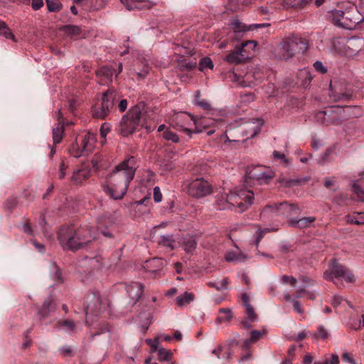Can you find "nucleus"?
Listing matches in <instances>:
<instances>
[{
	"label": "nucleus",
	"instance_id": "obj_18",
	"mask_svg": "<svg viewBox=\"0 0 364 364\" xmlns=\"http://www.w3.org/2000/svg\"><path fill=\"white\" fill-rule=\"evenodd\" d=\"M56 304L53 299L49 296L43 301L41 309L38 311V315L41 319H44L56 310Z\"/></svg>",
	"mask_w": 364,
	"mask_h": 364
},
{
	"label": "nucleus",
	"instance_id": "obj_40",
	"mask_svg": "<svg viewBox=\"0 0 364 364\" xmlns=\"http://www.w3.org/2000/svg\"><path fill=\"white\" fill-rule=\"evenodd\" d=\"M159 243L164 247L170 248L173 250L174 249L175 240L171 235H163L161 237V240Z\"/></svg>",
	"mask_w": 364,
	"mask_h": 364
},
{
	"label": "nucleus",
	"instance_id": "obj_54",
	"mask_svg": "<svg viewBox=\"0 0 364 364\" xmlns=\"http://www.w3.org/2000/svg\"><path fill=\"white\" fill-rule=\"evenodd\" d=\"M273 157H274V159L276 160V161L281 160V161L284 164H287L289 163V160L287 159L285 154H282V153H280V152H279L277 151H274L273 152Z\"/></svg>",
	"mask_w": 364,
	"mask_h": 364
},
{
	"label": "nucleus",
	"instance_id": "obj_9",
	"mask_svg": "<svg viewBox=\"0 0 364 364\" xmlns=\"http://www.w3.org/2000/svg\"><path fill=\"white\" fill-rule=\"evenodd\" d=\"M323 278L327 281L334 282L336 285L338 284L334 282V278H341L349 283L355 281L353 273L345 266L338 263L336 259L331 260V269L323 273Z\"/></svg>",
	"mask_w": 364,
	"mask_h": 364
},
{
	"label": "nucleus",
	"instance_id": "obj_39",
	"mask_svg": "<svg viewBox=\"0 0 364 364\" xmlns=\"http://www.w3.org/2000/svg\"><path fill=\"white\" fill-rule=\"evenodd\" d=\"M172 353L170 350H166L164 348H159L158 350V360L161 361H169L171 360Z\"/></svg>",
	"mask_w": 364,
	"mask_h": 364
},
{
	"label": "nucleus",
	"instance_id": "obj_13",
	"mask_svg": "<svg viewBox=\"0 0 364 364\" xmlns=\"http://www.w3.org/2000/svg\"><path fill=\"white\" fill-rule=\"evenodd\" d=\"M268 210L273 212H280L282 215L288 216L292 213H296L299 210V207L296 204L289 203L287 201H284L280 203H274L272 205H266L263 209L262 214L265 213Z\"/></svg>",
	"mask_w": 364,
	"mask_h": 364
},
{
	"label": "nucleus",
	"instance_id": "obj_50",
	"mask_svg": "<svg viewBox=\"0 0 364 364\" xmlns=\"http://www.w3.org/2000/svg\"><path fill=\"white\" fill-rule=\"evenodd\" d=\"M60 326H63L66 328L68 330H70L71 331H73L75 328V324L73 320H63L61 321H59L58 323Z\"/></svg>",
	"mask_w": 364,
	"mask_h": 364
},
{
	"label": "nucleus",
	"instance_id": "obj_37",
	"mask_svg": "<svg viewBox=\"0 0 364 364\" xmlns=\"http://www.w3.org/2000/svg\"><path fill=\"white\" fill-rule=\"evenodd\" d=\"M231 26L232 28L234 30V32L236 35L240 34L245 31L250 30V26L247 28L245 25H244L237 19L234 20L232 22Z\"/></svg>",
	"mask_w": 364,
	"mask_h": 364
},
{
	"label": "nucleus",
	"instance_id": "obj_53",
	"mask_svg": "<svg viewBox=\"0 0 364 364\" xmlns=\"http://www.w3.org/2000/svg\"><path fill=\"white\" fill-rule=\"evenodd\" d=\"M59 351L63 357L74 356V352L70 346H63L59 349Z\"/></svg>",
	"mask_w": 364,
	"mask_h": 364
},
{
	"label": "nucleus",
	"instance_id": "obj_35",
	"mask_svg": "<svg viewBox=\"0 0 364 364\" xmlns=\"http://www.w3.org/2000/svg\"><path fill=\"white\" fill-rule=\"evenodd\" d=\"M247 257L242 252H228L225 255V259L228 262H244L246 259Z\"/></svg>",
	"mask_w": 364,
	"mask_h": 364
},
{
	"label": "nucleus",
	"instance_id": "obj_44",
	"mask_svg": "<svg viewBox=\"0 0 364 364\" xmlns=\"http://www.w3.org/2000/svg\"><path fill=\"white\" fill-rule=\"evenodd\" d=\"M287 7L301 8L306 5L305 0H284Z\"/></svg>",
	"mask_w": 364,
	"mask_h": 364
},
{
	"label": "nucleus",
	"instance_id": "obj_51",
	"mask_svg": "<svg viewBox=\"0 0 364 364\" xmlns=\"http://www.w3.org/2000/svg\"><path fill=\"white\" fill-rule=\"evenodd\" d=\"M196 65V62H182L179 64V69L181 71L191 70Z\"/></svg>",
	"mask_w": 364,
	"mask_h": 364
},
{
	"label": "nucleus",
	"instance_id": "obj_7",
	"mask_svg": "<svg viewBox=\"0 0 364 364\" xmlns=\"http://www.w3.org/2000/svg\"><path fill=\"white\" fill-rule=\"evenodd\" d=\"M118 100V94L114 89H109L103 92L101 102L100 104L95 105L92 108V116L96 119H105Z\"/></svg>",
	"mask_w": 364,
	"mask_h": 364
},
{
	"label": "nucleus",
	"instance_id": "obj_63",
	"mask_svg": "<svg viewBox=\"0 0 364 364\" xmlns=\"http://www.w3.org/2000/svg\"><path fill=\"white\" fill-rule=\"evenodd\" d=\"M43 6V0H32L31 7L33 10L37 11Z\"/></svg>",
	"mask_w": 364,
	"mask_h": 364
},
{
	"label": "nucleus",
	"instance_id": "obj_36",
	"mask_svg": "<svg viewBox=\"0 0 364 364\" xmlns=\"http://www.w3.org/2000/svg\"><path fill=\"white\" fill-rule=\"evenodd\" d=\"M96 75L99 77H104L109 81H112V77L113 75L112 70L107 66H102L96 70Z\"/></svg>",
	"mask_w": 364,
	"mask_h": 364
},
{
	"label": "nucleus",
	"instance_id": "obj_49",
	"mask_svg": "<svg viewBox=\"0 0 364 364\" xmlns=\"http://www.w3.org/2000/svg\"><path fill=\"white\" fill-rule=\"evenodd\" d=\"M328 336L329 334L327 330L323 326H320L318 328L314 336L316 338H321L324 340L326 339L328 337Z\"/></svg>",
	"mask_w": 364,
	"mask_h": 364
},
{
	"label": "nucleus",
	"instance_id": "obj_42",
	"mask_svg": "<svg viewBox=\"0 0 364 364\" xmlns=\"http://www.w3.org/2000/svg\"><path fill=\"white\" fill-rule=\"evenodd\" d=\"M18 200L16 197L9 198L4 204V208L8 211H12L17 205Z\"/></svg>",
	"mask_w": 364,
	"mask_h": 364
},
{
	"label": "nucleus",
	"instance_id": "obj_14",
	"mask_svg": "<svg viewBox=\"0 0 364 364\" xmlns=\"http://www.w3.org/2000/svg\"><path fill=\"white\" fill-rule=\"evenodd\" d=\"M193 116L188 114L187 113L181 112L176 115L173 122L175 123L174 126L179 130L183 131L186 134L191 136V131L190 129L187 128L186 126H188L189 124L193 122Z\"/></svg>",
	"mask_w": 364,
	"mask_h": 364
},
{
	"label": "nucleus",
	"instance_id": "obj_21",
	"mask_svg": "<svg viewBox=\"0 0 364 364\" xmlns=\"http://www.w3.org/2000/svg\"><path fill=\"white\" fill-rule=\"evenodd\" d=\"M267 333L266 329L261 331L253 330L250 332V337L249 339H246L243 341L242 348L243 350H247L252 343H256L257 341L261 339Z\"/></svg>",
	"mask_w": 364,
	"mask_h": 364
},
{
	"label": "nucleus",
	"instance_id": "obj_46",
	"mask_svg": "<svg viewBox=\"0 0 364 364\" xmlns=\"http://www.w3.org/2000/svg\"><path fill=\"white\" fill-rule=\"evenodd\" d=\"M245 308L247 317L249 318V320L252 321H257L258 319V316L255 312L254 308L252 306V305H247V306H245Z\"/></svg>",
	"mask_w": 364,
	"mask_h": 364
},
{
	"label": "nucleus",
	"instance_id": "obj_19",
	"mask_svg": "<svg viewBox=\"0 0 364 364\" xmlns=\"http://www.w3.org/2000/svg\"><path fill=\"white\" fill-rule=\"evenodd\" d=\"M77 140L80 144L82 151H85L87 155L92 151L95 142V137L92 134L89 132L85 133L80 135Z\"/></svg>",
	"mask_w": 364,
	"mask_h": 364
},
{
	"label": "nucleus",
	"instance_id": "obj_60",
	"mask_svg": "<svg viewBox=\"0 0 364 364\" xmlns=\"http://www.w3.org/2000/svg\"><path fill=\"white\" fill-rule=\"evenodd\" d=\"M354 214H356L358 217L355 218V225H360L364 224V213L363 212H355Z\"/></svg>",
	"mask_w": 364,
	"mask_h": 364
},
{
	"label": "nucleus",
	"instance_id": "obj_41",
	"mask_svg": "<svg viewBox=\"0 0 364 364\" xmlns=\"http://www.w3.org/2000/svg\"><path fill=\"white\" fill-rule=\"evenodd\" d=\"M196 103L205 110L211 109L210 105L204 99H200V91H198L196 95Z\"/></svg>",
	"mask_w": 364,
	"mask_h": 364
},
{
	"label": "nucleus",
	"instance_id": "obj_34",
	"mask_svg": "<svg viewBox=\"0 0 364 364\" xmlns=\"http://www.w3.org/2000/svg\"><path fill=\"white\" fill-rule=\"evenodd\" d=\"M70 154L75 158H78L83 155H87L85 151H82L79 141L76 139L75 142L73 144L69 149Z\"/></svg>",
	"mask_w": 364,
	"mask_h": 364
},
{
	"label": "nucleus",
	"instance_id": "obj_1",
	"mask_svg": "<svg viewBox=\"0 0 364 364\" xmlns=\"http://www.w3.org/2000/svg\"><path fill=\"white\" fill-rule=\"evenodd\" d=\"M136 160L133 156L125 159L115 166L103 186L104 191L115 200L122 199L127 193L129 183L134 179Z\"/></svg>",
	"mask_w": 364,
	"mask_h": 364
},
{
	"label": "nucleus",
	"instance_id": "obj_24",
	"mask_svg": "<svg viewBox=\"0 0 364 364\" xmlns=\"http://www.w3.org/2000/svg\"><path fill=\"white\" fill-rule=\"evenodd\" d=\"M244 132V128L239 126L235 128H230L225 133L226 141L230 142H240L244 141L245 139H241L240 135Z\"/></svg>",
	"mask_w": 364,
	"mask_h": 364
},
{
	"label": "nucleus",
	"instance_id": "obj_43",
	"mask_svg": "<svg viewBox=\"0 0 364 364\" xmlns=\"http://www.w3.org/2000/svg\"><path fill=\"white\" fill-rule=\"evenodd\" d=\"M64 30L71 36H78L81 33V28L77 26L68 25L65 26Z\"/></svg>",
	"mask_w": 364,
	"mask_h": 364
},
{
	"label": "nucleus",
	"instance_id": "obj_12",
	"mask_svg": "<svg viewBox=\"0 0 364 364\" xmlns=\"http://www.w3.org/2000/svg\"><path fill=\"white\" fill-rule=\"evenodd\" d=\"M329 97L334 102L348 101L353 97V90L338 82H331Z\"/></svg>",
	"mask_w": 364,
	"mask_h": 364
},
{
	"label": "nucleus",
	"instance_id": "obj_62",
	"mask_svg": "<svg viewBox=\"0 0 364 364\" xmlns=\"http://www.w3.org/2000/svg\"><path fill=\"white\" fill-rule=\"evenodd\" d=\"M154 199L155 202H161L162 200V195L160 192V189L158 186H156L154 188Z\"/></svg>",
	"mask_w": 364,
	"mask_h": 364
},
{
	"label": "nucleus",
	"instance_id": "obj_61",
	"mask_svg": "<svg viewBox=\"0 0 364 364\" xmlns=\"http://www.w3.org/2000/svg\"><path fill=\"white\" fill-rule=\"evenodd\" d=\"M314 67L317 71L321 73H326L327 72V69L320 61L315 62L314 64Z\"/></svg>",
	"mask_w": 364,
	"mask_h": 364
},
{
	"label": "nucleus",
	"instance_id": "obj_32",
	"mask_svg": "<svg viewBox=\"0 0 364 364\" xmlns=\"http://www.w3.org/2000/svg\"><path fill=\"white\" fill-rule=\"evenodd\" d=\"M0 36H4L7 39H12L14 41H16V38L11 30L8 26V25L3 21L0 20Z\"/></svg>",
	"mask_w": 364,
	"mask_h": 364
},
{
	"label": "nucleus",
	"instance_id": "obj_47",
	"mask_svg": "<svg viewBox=\"0 0 364 364\" xmlns=\"http://www.w3.org/2000/svg\"><path fill=\"white\" fill-rule=\"evenodd\" d=\"M200 70H203L206 68H213V63L210 58H203L200 60L199 63Z\"/></svg>",
	"mask_w": 364,
	"mask_h": 364
},
{
	"label": "nucleus",
	"instance_id": "obj_22",
	"mask_svg": "<svg viewBox=\"0 0 364 364\" xmlns=\"http://www.w3.org/2000/svg\"><path fill=\"white\" fill-rule=\"evenodd\" d=\"M309 177L289 178L282 177L278 179V182L284 188H290L293 186H301L305 184L309 181Z\"/></svg>",
	"mask_w": 364,
	"mask_h": 364
},
{
	"label": "nucleus",
	"instance_id": "obj_10",
	"mask_svg": "<svg viewBox=\"0 0 364 364\" xmlns=\"http://www.w3.org/2000/svg\"><path fill=\"white\" fill-rule=\"evenodd\" d=\"M248 46H252L254 48L256 46V43L255 41H247L237 46L233 51L226 55L225 60L230 64L235 65L245 63L246 60L250 58L245 48Z\"/></svg>",
	"mask_w": 364,
	"mask_h": 364
},
{
	"label": "nucleus",
	"instance_id": "obj_29",
	"mask_svg": "<svg viewBox=\"0 0 364 364\" xmlns=\"http://www.w3.org/2000/svg\"><path fill=\"white\" fill-rule=\"evenodd\" d=\"M64 135V124L58 122L57 126L53 129V139L55 144H59Z\"/></svg>",
	"mask_w": 364,
	"mask_h": 364
},
{
	"label": "nucleus",
	"instance_id": "obj_17",
	"mask_svg": "<svg viewBox=\"0 0 364 364\" xmlns=\"http://www.w3.org/2000/svg\"><path fill=\"white\" fill-rule=\"evenodd\" d=\"M144 288V287L141 283L134 282L127 285L126 290L130 299L134 300V303H136L141 297Z\"/></svg>",
	"mask_w": 364,
	"mask_h": 364
},
{
	"label": "nucleus",
	"instance_id": "obj_56",
	"mask_svg": "<svg viewBox=\"0 0 364 364\" xmlns=\"http://www.w3.org/2000/svg\"><path fill=\"white\" fill-rule=\"evenodd\" d=\"M146 342L151 347V352H155L159 350L158 346L159 344V341L158 338H154V340L146 339Z\"/></svg>",
	"mask_w": 364,
	"mask_h": 364
},
{
	"label": "nucleus",
	"instance_id": "obj_2",
	"mask_svg": "<svg viewBox=\"0 0 364 364\" xmlns=\"http://www.w3.org/2000/svg\"><path fill=\"white\" fill-rule=\"evenodd\" d=\"M96 238L94 228H81L74 230L71 227H61L58 231V240L63 250L76 251L85 248Z\"/></svg>",
	"mask_w": 364,
	"mask_h": 364
},
{
	"label": "nucleus",
	"instance_id": "obj_26",
	"mask_svg": "<svg viewBox=\"0 0 364 364\" xmlns=\"http://www.w3.org/2000/svg\"><path fill=\"white\" fill-rule=\"evenodd\" d=\"M121 3L126 7V9L129 11L131 10H141L144 9H150L154 4L151 2H147L149 5H144V6H136V4L139 1L138 0H120Z\"/></svg>",
	"mask_w": 364,
	"mask_h": 364
},
{
	"label": "nucleus",
	"instance_id": "obj_11",
	"mask_svg": "<svg viewBox=\"0 0 364 364\" xmlns=\"http://www.w3.org/2000/svg\"><path fill=\"white\" fill-rule=\"evenodd\" d=\"M86 315L97 314L101 309L102 298L97 291H91L86 294L83 302Z\"/></svg>",
	"mask_w": 364,
	"mask_h": 364
},
{
	"label": "nucleus",
	"instance_id": "obj_15",
	"mask_svg": "<svg viewBox=\"0 0 364 364\" xmlns=\"http://www.w3.org/2000/svg\"><path fill=\"white\" fill-rule=\"evenodd\" d=\"M193 122L196 125L197 132H202L203 131L208 129L207 135H212L215 132V129L213 126L216 124V121L213 119L207 117L195 119L193 117Z\"/></svg>",
	"mask_w": 364,
	"mask_h": 364
},
{
	"label": "nucleus",
	"instance_id": "obj_55",
	"mask_svg": "<svg viewBox=\"0 0 364 364\" xmlns=\"http://www.w3.org/2000/svg\"><path fill=\"white\" fill-rule=\"evenodd\" d=\"M341 358L343 361L348 363L350 364H358V363L354 360L353 355L350 353H343L341 355Z\"/></svg>",
	"mask_w": 364,
	"mask_h": 364
},
{
	"label": "nucleus",
	"instance_id": "obj_59",
	"mask_svg": "<svg viewBox=\"0 0 364 364\" xmlns=\"http://www.w3.org/2000/svg\"><path fill=\"white\" fill-rule=\"evenodd\" d=\"M68 166L65 165L64 160H62L59 166V178L63 179L65 176V170Z\"/></svg>",
	"mask_w": 364,
	"mask_h": 364
},
{
	"label": "nucleus",
	"instance_id": "obj_5",
	"mask_svg": "<svg viewBox=\"0 0 364 364\" xmlns=\"http://www.w3.org/2000/svg\"><path fill=\"white\" fill-rule=\"evenodd\" d=\"M253 200L254 193L250 190H243L228 195H218L216 196V205L219 210L237 207L240 212H243L253 203Z\"/></svg>",
	"mask_w": 364,
	"mask_h": 364
},
{
	"label": "nucleus",
	"instance_id": "obj_31",
	"mask_svg": "<svg viewBox=\"0 0 364 364\" xmlns=\"http://www.w3.org/2000/svg\"><path fill=\"white\" fill-rule=\"evenodd\" d=\"M184 250L186 252H193L197 247V241L193 236H186L183 238Z\"/></svg>",
	"mask_w": 364,
	"mask_h": 364
},
{
	"label": "nucleus",
	"instance_id": "obj_27",
	"mask_svg": "<svg viewBox=\"0 0 364 364\" xmlns=\"http://www.w3.org/2000/svg\"><path fill=\"white\" fill-rule=\"evenodd\" d=\"M90 178V172L87 169H78L73 172L71 180L75 184H81Z\"/></svg>",
	"mask_w": 364,
	"mask_h": 364
},
{
	"label": "nucleus",
	"instance_id": "obj_25",
	"mask_svg": "<svg viewBox=\"0 0 364 364\" xmlns=\"http://www.w3.org/2000/svg\"><path fill=\"white\" fill-rule=\"evenodd\" d=\"M352 190L358 200L364 202V173L362 178L353 182Z\"/></svg>",
	"mask_w": 364,
	"mask_h": 364
},
{
	"label": "nucleus",
	"instance_id": "obj_6",
	"mask_svg": "<svg viewBox=\"0 0 364 364\" xmlns=\"http://www.w3.org/2000/svg\"><path fill=\"white\" fill-rule=\"evenodd\" d=\"M332 22L334 25L346 29H353L364 20L354 4H349L346 10H333L331 11Z\"/></svg>",
	"mask_w": 364,
	"mask_h": 364
},
{
	"label": "nucleus",
	"instance_id": "obj_23",
	"mask_svg": "<svg viewBox=\"0 0 364 364\" xmlns=\"http://www.w3.org/2000/svg\"><path fill=\"white\" fill-rule=\"evenodd\" d=\"M316 220L315 217H304L300 219L291 218L289 224L293 228L304 229L311 226V224Z\"/></svg>",
	"mask_w": 364,
	"mask_h": 364
},
{
	"label": "nucleus",
	"instance_id": "obj_38",
	"mask_svg": "<svg viewBox=\"0 0 364 364\" xmlns=\"http://www.w3.org/2000/svg\"><path fill=\"white\" fill-rule=\"evenodd\" d=\"M46 4L49 12H58L62 8L59 0H46Z\"/></svg>",
	"mask_w": 364,
	"mask_h": 364
},
{
	"label": "nucleus",
	"instance_id": "obj_8",
	"mask_svg": "<svg viewBox=\"0 0 364 364\" xmlns=\"http://www.w3.org/2000/svg\"><path fill=\"white\" fill-rule=\"evenodd\" d=\"M183 188L190 196L197 199L204 198L213 193L212 185L203 178H196L191 181L184 182Z\"/></svg>",
	"mask_w": 364,
	"mask_h": 364
},
{
	"label": "nucleus",
	"instance_id": "obj_58",
	"mask_svg": "<svg viewBox=\"0 0 364 364\" xmlns=\"http://www.w3.org/2000/svg\"><path fill=\"white\" fill-rule=\"evenodd\" d=\"M111 130V125L109 123L105 122L100 127V134L102 137H106L107 134Z\"/></svg>",
	"mask_w": 364,
	"mask_h": 364
},
{
	"label": "nucleus",
	"instance_id": "obj_48",
	"mask_svg": "<svg viewBox=\"0 0 364 364\" xmlns=\"http://www.w3.org/2000/svg\"><path fill=\"white\" fill-rule=\"evenodd\" d=\"M105 220L104 218H101L98 220L97 221V230L98 231H100L105 237H112V233L109 231V230H107L106 229H103L102 228V224H103V220Z\"/></svg>",
	"mask_w": 364,
	"mask_h": 364
},
{
	"label": "nucleus",
	"instance_id": "obj_57",
	"mask_svg": "<svg viewBox=\"0 0 364 364\" xmlns=\"http://www.w3.org/2000/svg\"><path fill=\"white\" fill-rule=\"evenodd\" d=\"M282 281L283 283L289 284L291 286H293V287H294L297 282V280L296 278H294V277L287 276V275L282 276Z\"/></svg>",
	"mask_w": 364,
	"mask_h": 364
},
{
	"label": "nucleus",
	"instance_id": "obj_52",
	"mask_svg": "<svg viewBox=\"0 0 364 364\" xmlns=\"http://www.w3.org/2000/svg\"><path fill=\"white\" fill-rule=\"evenodd\" d=\"M23 220H24V222L22 225V230H23V232H25L26 234L29 235H33V230L31 228L29 220H28L27 218H24Z\"/></svg>",
	"mask_w": 364,
	"mask_h": 364
},
{
	"label": "nucleus",
	"instance_id": "obj_28",
	"mask_svg": "<svg viewBox=\"0 0 364 364\" xmlns=\"http://www.w3.org/2000/svg\"><path fill=\"white\" fill-rule=\"evenodd\" d=\"M328 111H321L318 112L316 117L318 120H320L322 123L326 124H338L339 120L336 117H332L331 118V114H328Z\"/></svg>",
	"mask_w": 364,
	"mask_h": 364
},
{
	"label": "nucleus",
	"instance_id": "obj_3",
	"mask_svg": "<svg viewBox=\"0 0 364 364\" xmlns=\"http://www.w3.org/2000/svg\"><path fill=\"white\" fill-rule=\"evenodd\" d=\"M141 128L148 130L151 129L147 120V114L143 111V106L136 105L122 116L116 130L119 135L128 136Z\"/></svg>",
	"mask_w": 364,
	"mask_h": 364
},
{
	"label": "nucleus",
	"instance_id": "obj_64",
	"mask_svg": "<svg viewBox=\"0 0 364 364\" xmlns=\"http://www.w3.org/2000/svg\"><path fill=\"white\" fill-rule=\"evenodd\" d=\"M292 303H293L294 311L300 314H303L304 309L301 307L299 301L296 299H293Z\"/></svg>",
	"mask_w": 364,
	"mask_h": 364
},
{
	"label": "nucleus",
	"instance_id": "obj_30",
	"mask_svg": "<svg viewBox=\"0 0 364 364\" xmlns=\"http://www.w3.org/2000/svg\"><path fill=\"white\" fill-rule=\"evenodd\" d=\"M195 299V295L191 292L186 291L183 294L178 296L176 301V304L179 306H183L186 304H190Z\"/></svg>",
	"mask_w": 364,
	"mask_h": 364
},
{
	"label": "nucleus",
	"instance_id": "obj_33",
	"mask_svg": "<svg viewBox=\"0 0 364 364\" xmlns=\"http://www.w3.org/2000/svg\"><path fill=\"white\" fill-rule=\"evenodd\" d=\"M219 313L225 314V316H218L216 318V323L220 324L223 322H229L232 319L233 315L230 309L221 308L219 309Z\"/></svg>",
	"mask_w": 364,
	"mask_h": 364
},
{
	"label": "nucleus",
	"instance_id": "obj_16",
	"mask_svg": "<svg viewBox=\"0 0 364 364\" xmlns=\"http://www.w3.org/2000/svg\"><path fill=\"white\" fill-rule=\"evenodd\" d=\"M166 264L165 259L162 258L154 257L146 261L144 269L152 274L160 275V273L164 266Z\"/></svg>",
	"mask_w": 364,
	"mask_h": 364
},
{
	"label": "nucleus",
	"instance_id": "obj_20",
	"mask_svg": "<svg viewBox=\"0 0 364 364\" xmlns=\"http://www.w3.org/2000/svg\"><path fill=\"white\" fill-rule=\"evenodd\" d=\"M249 177L258 181H264L267 182L268 179L272 178L273 176L271 172L264 171L262 167L257 166L250 171Z\"/></svg>",
	"mask_w": 364,
	"mask_h": 364
},
{
	"label": "nucleus",
	"instance_id": "obj_4",
	"mask_svg": "<svg viewBox=\"0 0 364 364\" xmlns=\"http://www.w3.org/2000/svg\"><path fill=\"white\" fill-rule=\"evenodd\" d=\"M307 48L308 42L306 39L291 34L282 38L276 46L273 55L277 60H288L292 58L297 52L299 50L304 52Z\"/></svg>",
	"mask_w": 364,
	"mask_h": 364
},
{
	"label": "nucleus",
	"instance_id": "obj_45",
	"mask_svg": "<svg viewBox=\"0 0 364 364\" xmlns=\"http://www.w3.org/2000/svg\"><path fill=\"white\" fill-rule=\"evenodd\" d=\"M163 137L167 141H171L173 143H178L179 141L178 136L171 130H166L163 133Z\"/></svg>",
	"mask_w": 364,
	"mask_h": 364
}]
</instances>
